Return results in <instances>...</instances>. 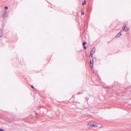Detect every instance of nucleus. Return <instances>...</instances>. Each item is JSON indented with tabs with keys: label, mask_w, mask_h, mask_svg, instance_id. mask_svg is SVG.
<instances>
[{
	"label": "nucleus",
	"mask_w": 131,
	"mask_h": 131,
	"mask_svg": "<svg viewBox=\"0 0 131 131\" xmlns=\"http://www.w3.org/2000/svg\"><path fill=\"white\" fill-rule=\"evenodd\" d=\"M97 123L96 124H91V123L89 122L88 124V127L89 128H91L93 127H97L98 126L97 125Z\"/></svg>",
	"instance_id": "f257e3e1"
},
{
	"label": "nucleus",
	"mask_w": 131,
	"mask_h": 131,
	"mask_svg": "<svg viewBox=\"0 0 131 131\" xmlns=\"http://www.w3.org/2000/svg\"><path fill=\"white\" fill-rule=\"evenodd\" d=\"M90 66L91 68H92L93 67V59H91L90 58Z\"/></svg>",
	"instance_id": "f03ea898"
},
{
	"label": "nucleus",
	"mask_w": 131,
	"mask_h": 131,
	"mask_svg": "<svg viewBox=\"0 0 131 131\" xmlns=\"http://www.w3.org/2000/svg\"><path fill=\"white\" fill-rule=\"evenodd\" d=\"M3 18L6 17L8 16L6 10H4L3 12Z\"/></svg>",
	"instance_id": "7ed1b4c3"
},
{
	"label": "nucleus",
	"mask_w": 131,
	"mask_h": 131,
	"mask_svg": "<svg viewBox=\"0 0 131 131\" xmlns=\"http://www.w3.org/2000/svg\"><path fill=\"white\" fill-rule=\"evenodd\" d=\"M95 47H93L91 50V52L90 53V54H93L95 53Z\"/></svg>",
	"instance_id": "20e7f679"
},
{
	"label": "nucleus",
	"mask_w": 131,
	"mask_h": 131,
	"mask_svg": "<svg viewBox=\"0 0 131 131\" xmlns=\"http://www.w3.org/2000/svg\"><path fill=\"white\" fill-rule=\"evenodd\" d=\"M121 35V34L120 32L117 34V35L115 36V38L119 37Z\"/></svg>",
	"instance_id": "39448f33"
},
{
	"label": "nucleus",
	"mask_w": 131,
	"mask_h": 131,
	"mask_svg": "<svg viewBox=\"0 0 131 131\" xmlns=\"http://www.w3.org/2000/svg\"><path fill=\"white\" fill-rule=\"evenodd\" d=\"M125 27H126V26L125 25L124 26L123 28H122L120 30L121 32H122L123 31H124L125 29Z\"/></svg>",
	"instance_id": "423d86ee"
},
{
	"label": "nucleus",
	"mask_w": 131,
	"mask_h": 131,
	"mask_svg": "<svg viewBox=\"0 0 131 131\" xmlns=\"http://www.w3.org/2000/svg\"><path fill=\"white\" fill-rule=\"evenodd\" d=\"M3 33L2 30H0V37H2L3 36Z\"/></svg>",
	"instance_id": "0eeeda50"
},
{
	"label": "nucleus",
	"mask_w": 131,
	"mask_h": 131,
	"mask_svg": "<svg viewBox=\"0 0 131 131\" xmlns=\"http://www.w3.org/2000/svg\"><path fill=\"white\" fill-rule=\"evenodd\" d=\"M86 4V1L85 0H84V3H82V4L83 5H84L85 4Z\"/></svg>",
	"instance_id": "6e6552de"
},
{
	"label": "nucleus",
	"mask_w": 131,
	"mask_h": 131,
	"mask_svg": "<svg viewBox=\"0 0 131 131\" xmlns=\"http://www.w3.org/2000/svg\"><path fill=\"white\" fill-rule=\"evenodd\" d=\"M86 42L85 41L84 42H83L82 43V45H83V46H84L85 44H86Z\"/></svg>",
	"instance_id": "1a4fd4ad"
},
{
	"label": "nucleus",
	"mask_w": 131,
	"mask_h": 131,
	"mask_svg": "<svg viewBox=\"0 0 131 131\" xmlns=\"http://www.w3.org/2000/svg\"><path fill=\"white\" fill-rule=\"evenodd\" d=\"M90 54L91 55V59H93V56H92L93 54Z\"/></svg>",
	"instance_id": "9d476101"
},
{
	"label": "nucleus",
	"mask_w": 131,
	"mask_h": 131,
	"mask_svg": "<svg viewBox=\"0 0 131 131\" xmlns=\"http://www.w3.org/2000/svg\"><path fill=\"white\" fill-rule=\"evenodd\" d=\"M83 47H84V49H86V46H85V45L84 46H83Z\"/></svg>",
	"instance_id": "9b49d317"
},
{
	"label": "nucleus",
	"mask_w": 131,
	"mask_h": 131,
	"mask_svg": "<svg viewBox=\"0 0 131 131\" xmlns=\"http://www.w3.org/2000/svg\"><path fill=\"white\" fill-rule=\"evenodd\" d=\"M8 8V7H7V6H5V9H7Z\"/></svg>",
	"instance_id": "f8f14e48"
},
{
	"label": "nucleus",
	"mask_w": 131,
	"mask_h": 131,
	"mask_svg": "<svg viewBox=\"0 0 131 131\" xmlns=\"http://www.w3.org/2000/svg\"><path fill=\"white\" fill-rule=\"evenodd\" d=\"M0 131H4V130L2 128H0Z\"/></svg>",
	"instance_id": "ddd939ff"
},
{
	"label": "nucleus",
	"mask_w": 131,
	"mask_h": 131,
	"mask_svg": "<svg viewBox=\"0 0 131 131\" xmlns=\"http://www.w3.org/2000/svg\"><path fill=\"white\" fill-rule=\"evenodd\" d=\"M31 87L32 88L34 89V87L33 86H32V85H31Z\"/></svg>",
	"instance_id": "4468645a"
},
{
	"label": "nucleus",
	"mask_w": 131,
	"mask_h": 131,
	"mask_svg": "<svg viewBox=\"0 0 131 131\" xmlns=\"http://www.w3.org/2000/svg\"><path fill=\"white\" fill-rule=\"evenodd\" d=\"M84 13H82V15H84Z\"/></svg>",
	"instance_id": "2eb2a0df"
},
{
	"label": "nucleus",
	"mask_w": 131,
	"mask_h": 131,
	"mask_svg": "<svg viewBox=\"0 0 131 131\" xmlns=\"http://www.w3.org/2000/svg\"><path fill=\"white\" fill-rule=\"evenodd\" d=\"M36 115H37V113H36Z\"/></svg>",
	"instance_id": "dca6fc26"
}]
</instances>
